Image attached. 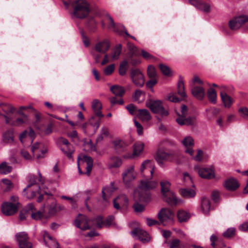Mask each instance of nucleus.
I'll use <instances>...</instances> for the list:
<instances>
[{"instance_id": "0e129e2a", "label": "nucleus", "mask_w": 248, "mask_h": 248, "mask_svg": "<svg viewBox=\"0 0 248 248\" xmlns=\"http://www.w3.org/2000/svg\"><path fill=\"white\" fill-rule=\"evenodd\" d=\"M20 155L25 160H31L32 159L31 155L26 150L23 149L20 151Z\"/></svg>"}, {"instance_id": "09e8293b", "label": "nucleus", "mask_w": 248, "mask_h": 248, "mask_svg": "<svg viewBox=\"0 0 248 248\" xmlns=\"http://www.w3.org/2000/svg\"><path fill=\"white\" fill-rule=\"evenodd\" d=\"M129 68V63H121L119 68V74L122 76L125 75Z\"/></svg>"}, {"instance_id": "f03ea898", "label": "nucleus", "mask_w": 248, "mask_h": 248, "mask_svg": "<svg viewBox=\"0 0 248 248\" xmlns=\"http://www.w3.org/2000/svg\"><path fill=\"white\" fill-rule=\"evenodd\" d=\"M73 11L71 13L72 18L84 19L91 12L89 3L85 0H77L72 3Z\"/></svg>"}, {"instance_id": "69168bd1", "label": "nucleus", "mask_w": 248, "mask_h": 248, "mask_svg": "<svg viewBox=\"0 0 248 248\" xmlns=\"http://www.w3.org/2000/svg\"><path fill=\"white\" fill-rule=\"evenodd\" d=\"M141 54L146 60L156 61V59L154 57L151 56L148 52L144 50L141 51Z\"/></svg>"}, {"instance_id": "c756f323", "label": "nucleus", "mask_w": 248, "mask_h": 248, "mask_svg": "<svg viewBox=\"0 0 248 248\" xmlns=\"http://www.w3.org/2000/svg\"><path fill=\"white\" fill-rule=\"evenodd\" d=\"M101 108L102 105L99 100L95 99L93 101L92 108L95 115L99 118H102L104 116L101 111Z\"/></svg>"}, {"instance_id": "49530a36", "label": "nucleus", "mask_w": 248, "mask_h": 248, "mask_svg": "<svg viewBox=\"0 0 248 248\" xmlns=\"http://www.w3.org/2000/svg\"><path fill=\"white\" fill-rule=\"evenodd\" d=\"M6 124L11 125H18L24 123V120L22 118H17L16 121H13L10 118L4 115Z\"/></svg>"}, {"instance_id": "4be33fe9", "label": "nucleus", "mask_w": 248, "mask_h": 248, "mask_svg": "<svg viewBox=\"0 0 248 248\" xmlns=\"http://www.w3.org/2000/svg\"><path fill=\"white\" fill-rule=\"evenodd\" d=\"M223 186L227 190L233 191L239 187L240 185L236 179L230 178L224 181Z\"/></svg>"}, {"instance_id": "f704fd0d", "label": "nucleus", "mask_w": 248, "mask_h": 248, "mask_svg": "<svg viewBox=\"0 0 248 248\" xmlns=\"http://www.w3.org/2000/svg\"><path fill=\"white\" fill-rule=\"evenodd\" d=\"M81 160L86 163V173L89 175L90 174L91 171L92 170L93 165V160L92 158L90 156H88L87 155H84L82 158H81Z\"/></svg>"}, {"instance_id": "412c9836", "label": "nucleus", "mask_w": 248, "mask_h": 248, "mask_svg": "<svg viewBox=\"0 0 248 248\" xmlns=\"http://www.w3.org/2000/svg\"><path fill=\"white\" fill-rule=\"evenodd\" d=\"M140 171L143 175H145L148 172L152 176L154 171V166L152 163V161L150 160H146L144 161L140 166Z\"/></svg>"}, {"instance_id": "ddd939ff", "label": "nucleus", "mask_w": 248, "mask_h": 248, "mask_svg": "<svg viewBox=\"0 0 248 248\" xmlns=\"http://www.w3.org/2000/svg\"><path fill=\"white\" fill-rule=\"evenodd\" d=\"M91 219L84 215L79 214L74 221V225L82 230H86L90 228V222Z\"/></svg>"}, {"instance_id": "1a4fd4ad", "label": "nucleus", "mask_w": 248, "mask_h": 248, "mask_svg": "<svg viewBox=\"0 0 248 248\" xmlns=\"http://www.w3.org/2000/svg\"><path fill=\"white\" fill-rule=\"evenodd\" d=\"M157 216L160 222L163 225H166L167 222H172L174 217L173 212L166 208H162Z\"/></svg>"}, {"instance_id": "72a5a7b5", "label": "nucleus", "mask_w": 248, "mask_h": 248, "mask_svg": "<svg viewBox=\"0 0 248 248\" xmlns=\"http://www.w3.org/2000/svg\"><path fill=\"white\" fill-rule=\"evenodd\" d=\"M220 96L222 101L226 108H230L232 103V98L229 96L224 91H221Z\"/></svg>"}, {"instance_id": "a211bd4d", "label": "nucleus", "mask_w": 248, "mask_h": 248, "mask_svg": "<svg viewBox=\"0 0 248 248\" xmlns=\"http://www.w3.org/2000/svg\"><path fill=\"white\" fill-rule=\"evenodd\" d=\"M17 206L12 204V202H5L1 205V212L6 216H12L17 211Z\"/></svg>"}, {"instance_id": "5fc2aeb1", "label": "nucleus", "mask_w": 248, "mask_h": 248, "mask_svg": "<svg viewBox=\"0 0 248 248\" xmlns=\"http://www.w3.org/2000/svg\"><path fill=\"white\" fill-rule=\"evenodd\" d=\"M147 75L149 78H156L157 76L156 70L153 65H149L147 68Z\"/></svg>"}, {"instance_id": "052dcab7", "label": "nucleus", "mask_w": 248, "mask_h": 248, "mask_svg": "<svg viewBox=\"0 0 248 248\" xmlns=\"http://www.w3.org/2000/svg\"><path fill=\"white\" fill-rule=\"evenodd\" d=\"M151 79L148 81L146 84L147 88H150L153 92V87L157 83L156 78H150Z\"/></svg>"}, {"instance_id": "c03bdc74", "label": "nucleus", "mask_w": 248, "mask_h": 248, "mask_svg": "<svg viewBox=\"0 0 248 248\" xmlns=\"http://www.w3.org/2000/svg\"><path fill=\"white\" fill-rule=\"evenodd\" d=\"M207 97L210 102L216 104L217 102V93L214 89L210 88L207 92Z\"/></svg>"}, {"instance_id": "c9c22d12", "label": "nucleus", "mask_w": 248, "mask_h": 248, "mask_svg": "<svg viewBox=\"0 0 248 248\" xmlns=\"http://www.w3.org/2000/svg\"><path fill=\"white\" fill-rule=\"evenodd\" d=\"M106 16L109 21V25H108V28L109 29H112L114 31L116 32L119 34H121L122 30V26L123 25H115L112 18L109 14H107L106 15Z\"/></svg>"}, {"instance_id": "f3484780", "label": "nucleus", "mask_w": 248, "mask_h": 248, "mask_svg": "<svg viewBox=\"0 0 248 248\" xmlns=\"http://www.w3.org/2000/svg\"><path fill=\"white\" fill-rule=\"evenodd\" d=\"M43 144L39 142L33 144L31 146V151L33 155L36 156L37 159H40L44 157V155L47 152L46 148L41 149Z\"/></svg>"}, {"instance_id": "a19ab883", "label": "nucleus", "mask_w": 248, "mask_h": 248, "mask_svg": "<svg viewBox=\"0 0 248 248\" xmlns=\"http://www.w3.org/2000/svg\"><path fill=\"white\" fill-rule=\"evenodd\" d=\"M100 124V118L92 117L89 120V126L92 128L93 133H95L98 128Z\"/></svg>"}, {"instance_id": "cd10ccee", "label": "nucleus", "mask_w": 248, "mask_h": 248, "mask_svg": "<svg viewBox=\"0 0 248 248\" xmlns=\"http://www.w3.org/2000/svg\"><path fill=\"white\" fill-rule=\"evenodd\" d=\"M192 95L199 100H202L203 98L205 92L202 87L193 86L191 89Z\"/></svg>"}, {"instance_id": "4468645a", "label": "nucleus", "mask_w": 248, "mask_h": 248, "mask_svg": "<svg viewBox=\"0 0 248 248\" xmlns=\"http://www.w3.org/2000/svg\"><path fill=\"white\" fill-rule=\"evenodd\" d=\"M114 207L117 210L126 208L128 205V199L124 194H120L113 201Z\"/></svg>"}, {"instance_id": "6ab92c4d", "label": "nucleus", "mask_w": 248, "mask_h": 248, "mask_svg": "<svg viewBox=\"0 0 248 248\" xmlns=\"http://www.w3.org/2000/svg\"><path fill=\"white\" fill-rule=\"evenodd\" d=\"M40 190L39 185H34L29 187L28 186L23 189V195L26 198L29 199H33L37 193H39Z\"/></svg>"}, {"instance_id": "7ed1b4c3", "label": "nucleus", "mask_w": 248, "mask_h": 248, "mask_svg": "<svg viewBox=\"0 0 248 248\" xmlns=\"http://www.w3.org/2000/svg\"><path fill=\"white\" fill-rule=\"evenodd\" d=\"M160 184L161 192L164 201L171 206H176L179 203L182 202V200L178 199L175 194L170 190V183L169 181L163 180L160 182Z\"/></svg>"}, {"instance_id": "2eb2a0df", "label": "nucleus", "mask_w": 248, "mask_h": 248, "mask_svg": "<svg viewBox=\"0 0 248 248\" xmlns=\"http://www.w3.org/2000/svg\"><path fill=\"white\" fill-rule=\"evenodd\" d=\"M135 177L136 173L133 166L127 168L123 173V182L126 186H129L130 183L134 180Z\"/></svg>"}, {"instance_id": "39448f33", "label": "nucleus", "mask_w": 248, "mask_h": 248, "mask_svg": "<svg viewBox=\"0 0 248 248\" xmlns=\"http://www.w3.org/2000/svg\"><path fill=\"white\" fill-rule=\"evenodd\" d=\"M58 144L63 153L69 158L72 157L74 152L73 146L68 140L64 138L60 137L57 140Z\"/></svg>"}, {"instance_id": "de8ad7c7", "label": "nucleus", "mask_w": 248, "mask_h": 248, "mask_svg": "<svg viewBox=\"0 0 248 248\" xmlns=\"http://www.w3.org/2000/svg\"><path fill=\"white\" fill-rule=\"evenodd\" d=\"M2 110L7 114L12 113L15 111V108L11 105L8 104H0Z\"/></svg>"}, {"instance_id": "603ef678", "label": "nucleus", "mask_w": 248, "mask_h": 248, "mask_svg": "<svg viewBox=\"0 0 248 248\" xmlns=\"http://www.w3.org/2000/svg\"><path fill=\"white\" fill-rule=\"evenodd\" d=\"M91 221H93L95 224V226L98 228H101L103 226H105L104 220L101 216H98L95 218L91 219Z\"/></svg>"}, {"instance_id": "6e6d98bb", "label": "nucleus", "mask_w": 248, "mask_h": 248, "mask_svg": "<svg viewBox=\"0 0 248 248\" xmlns=\"http://www.w3.org/2000/svg\"><path fill=\"white\" fill-rule=\"evenodd\" d=\"M235 233V229L234 228H230L228 229L223 233V236L227 238H230L233 236Z\"/></svg>"}, {"instance_id": "13d9d810", "label": "nucleus", "mask_w": 248, "mask_h": 248, "mask_svg": "<svg viewBox=\"0 0 248 248\" xmlns=\"http://www.w3.org/2000/svg\"><path fill=\"white\" fill-rule=\"evenodd\" d=\"M238 112L240 114L241 117L248 120V108L246 107L240 108L238 109Z\"/></svg>"}, {"instance_id": "37998d69", "label": "nucleus", "mask_w": 248, "mask_h": 248, "mask_svg": "<svg viewBox=\"0 0 248 248\" xmlns=\"http://www.w3.org/2000/svg\"><path fill=\"white\" fill-rule=\"evenodd\" d=\"M111 91L116 96L122 97L125 91L123 87L118 86L114 85L110 88Z\"/></svg>"}, {"instance_id": "f257e3e1", "label": "nucleus", "mask_w": 248, "mask_h": 248, "mask_svg": "<svg viewBox=\"0 0 248 248\" xmlns=\"http://www.w3.org/2000/svg\"><path fill=\"white\" fill-rule=\"evenodd\" d=\"M157 185L158 182L156 181H141L135 194L138 195L140 202H149L151 199L150 190L155 188Z\"/></svg>"}, {"instance_id": "e433bc0d", "label": "nucleus", "mask_w": 248, "mask_h": 248, "mask_svg": "<svg viewBox=\"0 0 248 248\" xmlns=\"http://www.w3.org/2000/svg\"><path fill=\"white\" fill-rule=\"evenodd\" d=\"M38 175L39 176V178L38 179L37 178L36 176L33 174H29L28 175V179H29V184L28 185V187H29L31 186H34V185H39L37 183V181H38L39 182L43 183L41 180V174L40 172L38 171Z\"/></svg>"}, {"instance_id": "5701e85b", "label": "nucleus", "mask_w": 248, "mask_h": 248, "mask_svg": "<svg viewBox=\"0 0 248 248\" xmlns=\"http://www.w3.org/2000/svg\"><path fill=\"white\" fill-rule=\"evenodd\" d=\"M182 142L186 148L185 152L192 155L194 153L192 147L194 144L193 138L190 136L186 137L183 139Z\"/></svg>"}, {"instance_id": "a878e982", "label": "nucleus", "mask_w": 248, "mask_h": 248, "mask_svg": "<svg viewBox=\"0 0 248 248\" xmlns=\"http://www.w3.org/2000/svg\"><path fill=\"white\" fill-rule=\"evenodd\" d=\"M211 208V203L209 198L203 197L201 202V209L203 214L208 215Z\"/></svg>"}, {"instance_id": "b1692460", "label": "nucleus", "mask_w": 248, "mask_h": 248, "mask_svg": "<svg viewBox=\"0 0 248 248\" xmlns=\"http://www.w3.org/2000/svg\"><path fill=\"white\" fill-rule=\"evenodd\" d=\"M170 155V153L165 151L164 149H160L156 152L155 159L159 164L162 165L163 161L168 159Z\"/></svg>"}, {"instance_id": "6e6552de", "label": "nucleus", "mask_w": 248, "mask_h": 248, "mask_svg": "<svg viewBox=\"0 0 248 248\" xmlns=\"http://www.w3.org/2000/svg\"><path fill=\"white\" fill-rule=\"evenodd\" d=\"M16 241L19 248H32V243L30 241L29 237L27 232H22L15 235Z\"/></svg>"}, {"instance_id": "423d86ee", "label": "nucleus", "mask_w": 248, "mask_h": 248, "mask_svg": "<svg viewBox=\"0 0 248 248\" xmlns=\"http://www.w3.org/2000/svg\"><path fill=\"white\" fill-rule=\"evenodd\" d=\"M247 22H248V16L241 15L233 17L229 21L228 25L231 30L236 31Z\"/></svg>"}, {"instance_id": "473e14b6", "label": "nucleus", "mask_w": 248, "mask_h": 248, "mask_svg": "<svg viewBox=\"0 0 248 248\" xmlns=\"http://www.w3.org/2000/svg\"><path fill=\"white\" fill-rule=\"evenodd\" d=\"M137 115L142 121H148L151 118L149 111L145 109H138V113H137Z\"/></svg>"}, {"instance_id": "338daca9", "label": "nucleus", "mask_w": 248, "mask_h": 248, "mask_svg": "<svg viewBox=\"0 0 248 248\" xmlns=\"http://www.w3.org/2000/svg\"><path fill=\"white\" fill-rule=\"evenodd\" d=\"M31 217L35 220L42 218L43 217V213L40 211L31 213Z\"/></svg>"}, {"instance_id": "c85d7f7f", "label": "nucleus", "mask_w": 248, "mask_h": 248, "mask_svg": "<svg viewBox=\"0 0 248 248\" xmlns=\"http://www.w3.org/2000/svg\"><path fill=\"white\" fill-rule=\"evenodd\" d=\"M176 121L177 123L181 125H192L195 123V118L194 117H189L187 118H186V117H178L176 119Z\"/></svg>"}, {"instance_id": "4c0bfd02", "label": "nucleus", "mask_w": 248, "mask_h": 248, "mask_svg": "<svg viewBox=\"0 0 248 248\" xmlns=\"http://www.w3.org/2000/svg\"><path fill=\"white\" fill-rule=\"evenodd\" d=\"M179 191L181 195L185 198H193L196 195L195 190L192 189L181 188Z\"/></svg>"}, {"instance_id": "864d4df0", "label": "nucleus", "mask_w": 248, "mask_h": 248, "mask_svg": "<svg viewBox=\"0 0 248 248\" xmlns=\"http://www.w3.org/2000/svg\"><path fill=\"white\" fill-rule=\"evenodd\" d=\"M113 191H111V189L108 186L104 187L102 189V197L103 200L107 201L108 198L110 197Z\"/></svg>"}, {"instance_id": "58836bf2", "label": "nucleus", "mask_w": 248, "mask_h": 248, "mask_svg": "<svg viewBox=\"0 0 248 248\" xmlns=\"http://www.w3.org/2000/svg\"><path fill=\"white\" fill-rule=\"evenodd\" d=\"M2 140L3 142L7 143L13 141V130L12 129H10L3 133Z\"/></svg>"}, {"instance_id": "3c124183", "label": "nucleus", "mask_w": 248, "mask_h": 248, "mask_svg": "<svg viewBox=\"0 0 248 248\" xmlns=\"http://www.w3.org/2000/svg\"><path fill=\"white\" fill-rule=\"evenodd\" d=\"M159 68L164 75L167 77L171 76V71L169 67L163 63H160L159 65Z\"/></svg>"}, {"instance_id": "79ce46f5", "label": "nucleus", "mask_w": 248, "mask_h": 248, "mask_svg": "<svg viewBox=\"0 0 248 248\" xmlns=\"http://www.w3.org/2000/svg\"><path fill=\"white\" fill-rule=\"evenodd\" d=\"M12 170V167L10 166L7 162H3L0 164V173L1 174H7L10 173Z\"/></svg>"}, {"instance_id": "9d476101", "label": "nucleus", "mask_w": 248, "mask_h": 248, "mask_svg": "<svg viewBox=\"0 0 248 248\" xmlns=\"http://www.w3.org/2000/svg\"><path fill=\"white\" fill-rule=\"evenodd\" d=\"M122 46L121 44L116 45L109 54L104 55L102 62H109L118 60L122 51Z\"/></svg>"}, {"instance_id": "bb28decb", "label": "nucleus", "mask_w": 248, "mask_h": 248, "mask_svg": "<svg viewBox=\"0 0 248 248\" xmlns=\"http://www.w3.org/2000/svg\"><path fill=\"white\" fill-rule=\"evenodd\" d=\"M112 143L113 144L115 150L118 154H120L124 151L127 146V144L125 142L118 139L113 141Z\"/></svg>"}, {"instance_id": "393cba45", "label": "nucleus", "mask_w": 248, "mask_h": 248, "mask_svg": "<svg viewBox=\"0 0 248 248\" xmlns=\"http://www.w3.org/2000/svg\"><path fill=\"white\" fill-rule=\"evenodd\" d=\"M48 214L50 216L55 214L59 210L62 209L61 206H57L55 200L51 198L48 201Z\"/></svg>"}, {"instance_id": "8fccbe9b", "label": "nucleus", "mask_w": 248, "mask_h": 248, "mask_svg": "<svg viewBox=\"0 0 248 248\" xmlns=\"http://www.w3.org/2000/svg\"><path fill=\"white\" fill-rule=\"evenodd\" d=\"M177 217L180 222H185L189 218V216L186 212L181 210L177 213Z\"/></svg>"}, {"instance_id": "774afa93", "label": "nucleus", "mask_w": 248, "mask_h": 248, "mask_svg": "<svg viewBox=\"0 0 248 248\" xmlns=\"http://www.w3.org/2000/svg\"><path fill=\"white\" fill-rule=\"evenodd\" d=\"M180 241L178 239L172 240L170 244V248H179Z\"/></svg>"}, {"instance_id": "2f4dec72", "label": "nucleus", "mask_w": 248, "mask_h": 248, "mask_svg": "<svg viewBox=\"0 0 248 248\" xmlns=\"http://www.w3.org/2000/svg\"><path fill=\"white\" fill-rule=\"evenodd\" d=\"M177 93L182 97H186V93L185 91V86L183 78L181 76L179 77V80L177 82Z\"/></svg>"}, {"instance_id": "20e7f679", "label": "nucleus", "mask_w": 248, "mask_h": 248, "mask_svg": "<svg viewBox=\"0 0 248 248\" xmlns=\"http://www.w3.org/2000/svg\"><path fill=\"white\" fill-rule=\"evenodd\" d=\"M110 46V42L107 39L98 41L92 47L90 54L96 62H98L101 59L102 54H107Z\"/></svg>"}, {"instance_id": "a18cd8bd", "label": "nucleus", "mask_w": 248, "mask_h": 248, "mask_svg": "<svg viewBox=\"0 0 248 248\" xmlns=\"http://www.w3.org/2000/svg\"><path fill=\"white\" fill-rule=\"evenodd\" d=\"M110 163L108 165L110 168H118L121 166L122 164V160L118 157H112L110 159Z\"/></svg>"}, {"instance_id": "f8f14e48", "label": "nucleus", "mask_w": 248, "mask_h": 248, "mask_svg": "<svg viewBox=\"0 0 248 248\" xmlns=\"http://www.w3.org/2000/svg\"><path fill=\"white\" fill-rule=\"evenodd\" d=\"M135 238L139 239L143 243H147L150 241L149 234L144 230L136 228L130 232Z\"/></svg>"}, {"instance_id": "9b49d317", "label": "nucleus", "mask_w": 248, "mask_h": 248, "mask_svg": "<svg viewBox=\"0 0 248 248\" xmlns=\"http://www.w3.org/2000/svg\"><path fill=\"white\" fill-rule=\"evenodd\" d=\"M131 78L134 84L142 87L144 84V78L142 73L138 69H132L130 71Z\"/></svg>"}, {"instance_id": "aec40b11", "label": "nucleus", "mask_w": 248, "mask_h": 248, "mask_svg": "<svg viewBox=\"0 0 248 248\" xmlns=\"http://www.w3.org/2000/svg\"><path fill=\"white\" fill-rule=\"evenodd\" d=\"M195 170L198 171L200 177L205 179H212L215 177L214 171L209 168H200L199 166H195Z\"/></svg>"}, {"instance_id": "dca6fc26", "label": "nucleus", "mask_w": 248, "mask_h": 248, "mask_svg": "<svg viewBox=\"0 0 248 248\" xmlns=\"http://www.w3.org/2000/svg\"><path fill=\"white\" fill-rule=\"evenodd\" d=\"M188 1L190 4L204 13H208L211 10V6L209 3L199 0H189Z\"/></svg>"}, {"instance_id": "ea45409f", "label": "nucleus", "mask_w": 248, "mask_h": 248, "mask_svg": "<svg viewBox=\"0 0 248 248\" xmlns=\"http://www.w3.org/2000/svg\"><path fill=\"white\" fill-rule=\"evenodd\" d=\"M144 144L141 141L136 142L133 145V155H140L143 150Z\"/></svg>"}, {"instance_id": "0eeeda50", "label": "nucleus", "mask_w": 248, "mask_h": 248, "mask_svg": "<svg viewBox=\"0 0 248 248\" xmlns=\"http://www.w3.org/2000/svg\"><path fill=\"white\" fill-rule=\"evenodd\" d=\"M147 105L153 112L159 114L162 117H166L169 114L168 110L164 109L162 102L160 100L150 101Z\"/></svg>"}, {"instance_id": "bf43d9fd", "label": "nucleus", "mask_w": 248, "mask_h": 248, "mask_svg": "<svg viewBox=\"0 0 248 248\" xmlns=\"http://www.w3.org/2000/svg\"><path fill=\"white\" fill-rule=\"evenodd\" d=\"M125 108L128 110L129 113L131 115L137 114V112L138 113V109L137 108L132 104H130L126 106Z\"/></svg>"}, {"instance_id": "7c9ffc66", "label": "nucleus", "mask_w": 248, "mask_h": 248, "mask_svg": "<svg viewBox=\"0 0 248 248\" xmlns=\"http://www.w3.org/2000/svg\"><path fill=\"white\" fill-rule=\"evenodd\" d=\"M210 241L211 242V245L213 248H222L226 246L225 244L214 234L211 236Z\"/></svg>"}, {"instance_id": "e2e57ef3", "label": "nucleus", "mask_w": 248, "mask_h": 248, "mask_svg": "<svg viewBox=\"0 0 248 248\" xmlns=\"http://www.w3.org/2000/svg\"><path fill=\"white\" fill-rule=\"evenodd\" d=\"M167 99L170 102L176 103L180 102L181 100L177 97L174 93H170L167 97Z\"/></svg>"}, {"instance_id": "680f3d73", "label": "nucleus", "mask_w": 248, "mask_h": 248, "mask_svg": "<svg viewBox=\"0 0 248 248\" xmlns=\"http://www.w3.org/2000/svg\"><path fill=\"white\" fill-rule=\"evenodd\" d=\"M114 64H111L108 66L104 69V73L105 75L108 76L111 75L114 70Z\"/></svg>"}, {"instance_id": "4d7b16f0", "label": "nucleus", "mask_w": 248, "mask_h": 248, "mask_svg": "<svg viewBox=\"0 0 248 248\" xmlns=\"http://www.w3.org/2000/svg\"><path fill=\"white\" fill-rule=\"evenodd\" d=\"M1 181L6 186L5 191H8L13 188L14 185L11 180L7 179H3Z\"/></svg>"}]
</instances>
